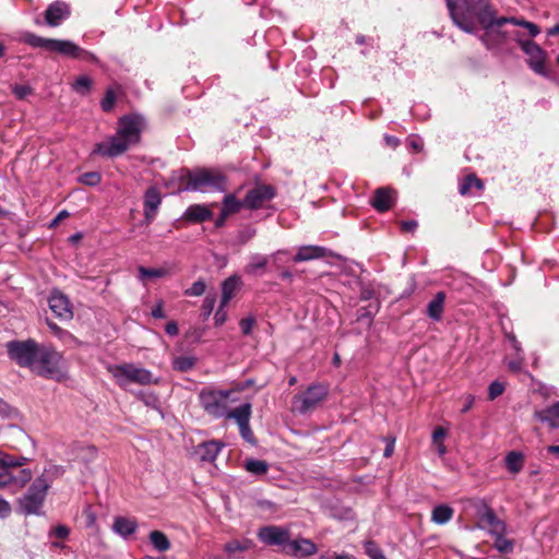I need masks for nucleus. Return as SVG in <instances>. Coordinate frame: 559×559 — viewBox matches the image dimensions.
Returning <instances> with one entry per match:
<instances>
[{
    "instance_id": "1",
    "label": "nucleus",
    "mask_w": 559,
    "mask_h": 559,
    "mask_svg": "<svg viewBox=\"0 0 559 559\" xmlns=\"http://www.w3.org/2000/svg\"><path fill=\"white\" fill-rule=\"evenodd\" d=\"M178 181L177 191H198L206 188L224 190L225 177L215 170L198 169L191 171L189 169H180L173 175L171 181Z\"/></svg>"
},
{
    "instance_id": "2",
    "label": "nucleus",
    "mask_w": 559,
    "mask_h": 559,
    "mask_svg": "<svg viewBox=\"0 0 559 559\" xmlns=\"http://www.w3.org/2000/svg\"><path fill=\"white\" fill-rule=\"evenodd\" d=\"M23 41L32 48H41L49 52H56L64 57L83 61L96 62L94 53L81 48L71 40L52 39L38 36L34 33H25Z\"/></svg>"
},
{
    "instance_id": "3",
    "label": "nucleus",
    "mask_w": 559,
    "mask_h": 559,
    "mask_svg": "<svg viewBox=\"0 0 559 559\" xmlns=\"http://www.w3.org/2000/svg\"><path fill=\"white\" fill-rule=\"evenodd\" d=\"M452 22L463 32L475 33V17L485 0H444Z\"/></svg>"
},
{
    "instance_id": "4",
    "label": "nucleus",
    "mask_w": 559,
    "mask_h": 559,
    "mask_svg": "<svg viewBox=\"0 0 559 559\" xmlns=\"http://www.w3.org/2000/svg\"><path fill=\"white\" fill-rule=\"evenodd\" d=\"M32 370L41 377L57 381L67 379L61 368V355L48 346L40 345Z\"/></svg>"
},
{
    "instance_id": "5",
    "label": "nucleus",
    "mask_w": 559,
    "mask_h": 559,
    "mask_svg": "<svg viewBox=\"0 0 559 559\" xmlns=\"http://www.w3.org/2000/svg\"><path fill=\"white\" fill-rule=\"evenodd\" d=\"M233 393V390L204 388L199 393L200 405L207 415L214 418H222L227 414L228 401Z\"/></svg>"
},
{
    "instance_id": "6",
    "label": "nucleus",
    "mask_w": 559,
    "mask_h": 559,
    "mask_svg": "<svg viewBox=\"0 0 559 559\" xmlns=\"http://www.w3.org/2000/svg\"><path fill=\"white\" fill-rule=\"evenodd\" d=\"M47 492L48 485L46 480L43 478H36L27 491L17 500L19 511L25 515H39Z\"/></svg>"
},
{
    "instance_id": "7",
    "label": "nucleus",
    "mask_w": 559,
    "mask_h": 559,
    "mask_svg": "<svg viewBox=\"0 0 559 559\" xmlns=\"http://www.w3.org/2000/svg\"><path fill=\"white\" fill-rule=\"evenodd\" d=\"M514 40L519 44L521 49L527 56L528 67L535 73L543 76H547L548 71L545 66L547 52L532 39L523 38V35L520 32H516L514 34Z\"/></svg>"
},
{
    "instance_id": "8",
    "label": "nucleus",
    "mask_w": 559,
    "mask_h": 559,
    "mask_svg": "<svg viewBox=\"0 0 559 559\" xmlns=\"http://www.w3.org/2000/svg\"><path fill=\"white\" fill-rule=\"evenodd\" d=\"M326 395L328 390L323 385H310L305 392L294 396L293 411L305 415L317 408Z\"/></svg>"
},
{
    "instance_id": "9",
    "label": "nucleus",
    "mask_w": 559,
    "mask_h": 559,
    "mask_svg": "<svg viewBox=\"0 0 559 559\" xmlns=\"http://www.w3.org/2000/svg\"><path fill=\"white\" fill-rule=\"evenodd\" d=\"M40 345L34 340L12 341L7 344L8 353L11 359L15 360L21 367L32 369Z\"/></svg>"
},
{
    "instance_id": "10",
    "label": "nucleus",
    "mask_w": 559,
    "mask_h": 559,
    "mask_svg": "<svg viewBox=\"0 0 559 559\" xmlns=\"http://www.w3.org/2000/svg\"><path fill=\"white\" fill-rule=\"evenodd\" d=\"M109 370L120 386H126L130 382L145 385L150 384L153 381V376L148 370L138 368L134 365L126 364L115 366L111 367Z\"/></svg>"
},
{
    "instance_id": "11",
    "label": "nucleus",
    "mask_w": 559,
    "mask_h": 559,
    "mask_svg": "<svg viewBox=\"0 0 559 559\" xmlns=\"http://www.w3.org/2000/svg\"><path fill=\"white\" fill-rule=\"evenodd\" d=\"M476 515L479 528L488 530L491 535L506 533V523L498 519L495 511L484 500H479L476 503Z\"/></svg>"
},
{
    "instance_id": "12",
    "label": "nucleus",
    "mask_w": 559,
    "mask_h": 559,
    "mask_svg": "<svg viewBox=\"0 0 559 559\" xmlns=\"http://www.w3.org/2000/svg\"><path fill=\"white\" fill-rule=\"evenodd\" d=\"M258 538L266 546L285 548L292 536L290 530L285 526L266 525L258 531Z\"/></svg>"
},
{
    "instance_id": "13",
    "label": "nucleus",
    "mask_w": 559,
    "mask_h": 559,
    "mask_svg": "<svg viewBox=\"0 0 559 559\" xmlns=\"http://www.w3.org/2000/svg\"><path fill=\"white\" fill-rule=\"evenodd\" d=\"M146 128V122L139 115H129L119 119L118 132L123 140L139 139Z\"/></svg>"
},
{
    "instance_id": "14",
    "label": "nucleus",
    "mask_w": 559,
    "mask_h": 559,
    "mask_svg": "<svg viewBox=\"0 0 559 559\" xmlns=\"http://www.w3.org/2000/svg\"><path fill=\"white\" fill-rule=\"evenodd\" d=\"M281 551L286 556L302 559L317 554L318 547L311 539L299 536L295 539L289 538L288 544Z\"/></svg>"
},
{
    "instance_id": "15",
    "label": "nucleus",
    "mask_w": 559,
    "mask_h": 559,
    "mask_svg": "<svg viewBox=\"0 0 559 559\" xmlns=\"http://www.w3.org/2000/svg\"><path fill=\"white\" fill-rule=\"evenodd\" d=\"M71 15L70 5L63 1H53L44 12V23L50 27L61 25Z\"/></svg>"
},
{
    "instance_id": "16",
    "label": "nucleus",
    "mask_w": 559,
    "mask_h": 559,
    "mask_svg": "<svg viewBox=\"0 0 559 559\" xmlns=\"http://www.w3.org/2000/svg\"><path fill=\"white\" fill-rule=\"evenodd\" d=\"M275 195V189L269 185H258L248 191L243 199V205L248 209L261 207L265 202L272 200Z\"/></svg>"
},
{
    "instance_id": "17",
    "label": "nucleus",
    "mask_w": 559,
    "mask_h": 559,
    "mask_svg": "<svg viewBox=\"0 0 559 559\" xmlns=\"http://www.w3.org/2000/svg\"><path fill=\"white\" fill-rule=\"evenodd\" d=\"M49 307L57 318L70 320L73 317L72 307L69 298L61 292L55 290L49 297Z\"/></svg>"
},
{
    "instance_id": "18",
    "label": "nucleus",
    "mask_w": 559,
    "mask_h": 559,
    "mask_svg": "<svg viewBox=\"0 0 559 559\" xmlns=\"http://www.w3.org/2000/svg\"><path fill=\"white\" fill-rule=\"evenodd\" d=\"M162 203L160 192L156 187H150L144 194V222L151 224L157 214L158 207Z\"/></svg>"
},
{
    "instance_id": "19",
    "label": "nucleus",
    "mask_w": 559,
    "mask_h": 559,
    "mask_svg": "<svg viewBox=\"0 0 559 559\" xmlns=\"http://www.w3.org/2000/svg\"><path fill=\"white\" fill-rule=\"evenodd\" d=\"M475 17L478 23L481 25L484 31L491 26L501 27L506 23H500L501 20H509V17H496V10L491 7L488 0L484 1V7L479 8V11L476 13Z\"/></svg>"
},
{
    "instance_id": "20",
    "label": "nucleus",
    "mask_w": 559,
    "mask_h": 559,
    "mask_svg": "<svg viewBox=\"0 0 559 559\" xmlns=\"http://www.w3.org/2000/svg\"><path fill=\"white\" fill-rule=\"evenodd\" d=\"M394 190L386 187L378 188L374 191V195L372 197L370 204L378 212H386L390 210L394 203Z\"/></svg>"
},
{
    "instance_id": "21",
    "label": "nucleus",
    "mask_w": 559,
    "mask_h": 559,
    "mask_svg": "<svg viewBox=\"0 0 559 559\" xmlns=\"http://www.w3.org/2000/svg\"><path fill=\"white\" fill-rule=\"evenodd\" d=\"M498 26L486 28L481 35L478 36L483 45L489 49H498L507 39V34L499 29Z\"/></svg>"
},
{
    "instance_id": "22",
    "label": "nucleus",
    "mask_w": 559,
    "mask_h": 559,
    "mask_svg": "<svg viewBox=\"0 0 559 559\" xmlns=\"http://www.w3.org/2000/svg\"><path fill=\"white\" fill-rule=\"evenodd\" d=\"M129 143L130 142H98L92 153L114 158L127 152L129 150Z\"/></svg>"
},
{
    "instance_id": "23",
    "label": "nucleus",
    "mask_w": 559,
    "mask_h": 559,
    "mask_svg": "<svg viewBox=\"0 0 559 559\" xmlns=\"http://www.w3.org/2000/svg\"><path fill=\"white\" fill-rule=\"evenodd\" d=\"M329 250L320 246H304L300 247L294 257L295 262L310 261L314 259L325 258Z\"/></svg>"
},
{
    "instance_id": "24",
    "label": "nucleus",
    "mask_w": 559,
    "mask_h": 559,
    "mask_svg": "<svg viewBox=\"0 0 559 559\" xmlns=\"http://www.w3.org/2000/svg\"><path fill=\"white\" fill-rule=\"evenodd\" d=\"M183 217L189 222L202 223L212 217V211L205 205L193 204L186 210Z\"/></svg>"
},
{
    "instance_id": "25",
    "label": "nucleus",
    "mask_w": 559,
    "mask_h": 559,
    "mask_svg": "<svg viewBox=\"0 0 559 559\" xmlns=\"http://www.w3.org/2000/svg\"><path fill=\"white\" fill-rule=\"evenodd\" d=\"M444 301L445 293L438 292L427 305V316L435 321H439L444 310Z\"/></svg>"
},
{
    "instance_id": "26",
    "label": "nucleus",
    "mask_w": 559,
    "mask_h": 559,
    "mask_svg": "<svg viewBox=\"0 0 559 559\" xmlns=\"http://www.w3.org/2000/svg\"><path fill=\"white\" fill-rule=\"evenodd\" d=\"M535 417L542 423H547L551 428H559V402L536 412Z\"/></svg>"
},
{
    "instance_id": "27",
    "label": "nucleus",
    "mask_w": 559,
    "mask_h": 559,
    "mask_svg": "<svg viewBox=\"0 0 559 559\" xmlns=\"http://www.w3.org/2000/svg\"><path fill=\"white\" fill-rule=\"evenodd\" d=\"M241 284L240 277L233 275L226 278L222 284V307H225L235 295Z\"/></svg>"
},
{
    "instance_id": "28",
    "label": "nucleus",
    "mask_w": 559,
    "mask_h": 559,
    "mask_svg": "<svg viewBox=\"0 0 559 559\" xmlns=\"http://www.w3.org/2000/svg\"><path fill=\"white\" fill-rule=\"evenodd\" d=\"M224 417L235 419L238 426L247 424L251 417V404L245 403L231 411L227 408V414Z\"/></svg>"
},
{
    "instance_id": "29",
    "label": "nucleus",
    "mask_w": 559,
    "mask_h": 559,
    "mask_svg": "<svg viewBox=\"0 0 559 559\" xmlns=\"http://www.w3.org/2000/svg\"><path fill=\"white\" fill-rule=\"evenodd\" d=\"M222 444L217 441H207L200 444L198 453L202 461L213 462L218 455Z\"/></svg>"
},
{
    "instance_id": "30",
    "label": "nucleus",
    "mask_w": 559,
    "mask_h": 559,
    "mask_svg": "<svg viewBox=\"0 0 559 559\" xmlns=\"http://www.w3.org/2000/svg\"><path fill=\"white\" fill-rule=\"evenodd\" d=\"M136 527H138V524L134 520H130V519L121 518V516L116 518L114 525H112L114 531L123 537H127V536L133 534L135 532Z\"/></svg>"
},
{
    "instance_id": "31",
    "label": "nucleus",
    "mask_w": 559,
    "mask_h": 559,
    "mask_svg": "<svg viewBox=\"0 0 559 559\" xmlns=\"http://www.w3.org/2000/svg\"><path fill=\"white\" fill-rule=\"evenodd\" d=\"M454 514L453 508L447 504H439L433 508L431 512V521L436 524L442 525L448 523Z\"/></svg>"
},
{
    "instance_id": "32",
    "label": "nucleus",
    "mask_w": 559,
    "mask_h": 559,
    "mask_svg": "<svg viewBox=\"0 0 559 559\" xmlns=\"http://www.w3.org/2000/svg\"><path fill=\"white\" fill-rule=\"evenodd\" d=\"M32 478V472L29 469H22L21 471V478L20 481L22 484H25L29 481ZM19 479L13 477V475L9 471L0 472V487H5L12 483H17Z\"/></svg>"
},
{
    "instance_id": "33",
    "label": "nucleus",
    "mask_w": 559,
    "mask_h": 559,
    "mask_svg": "<svg viewBox=\"0 0 559 559\" xmlns=\"http://www.w3.org/2000/svg\"><path fill=\"white\" fill-rule=\"evenodd\" d=\"M148 538L154 548L160 552H164L170 548V542L168 537L160 531H152L148 535Z\"/></svg>"
},
{
    "instance_id": "34",
    "label": "nucleus",
    "mask_w": 559,
    "mask_h": 559,
    "mask_svg": "<svg viewBox=\"0 0 559 559\" xmlns=\"http://www.w3.org/2000/svg\"><path fill=\"white\" fill-rule=\"evenodd\" d=\"M63 474H64L63 466L50 464L47 467H45V469L41 473V475H39L37 478L45 479L47 485H48V489H49L50 486H51V483L55 479L61 477Z\"/></svg>"
},
{
    "instance_id": "35",
    "label": "nucleus",
    "mask_w": 559,
    "mask_h": 559,
    "mask_svg": "<svg viewBox=\"0 0 559 559\" xmlns=\"http://www.w3.org/2000/svg\"><path fill=\"white\" fill-rule=\"evenodd\" d=\"M510 23L516 26H522L527 29L531 37H536L540 33V28L537 24L526 21L524 19L509 17V20H501L500 23Z\"/></svg>"
},
{
    "instance_id": "36",
    "label": "nucleus",
    "mask_w": 559,
    "mask_h": 559,
    "mask_svg": "<svg viewBox=\"0 0 559 559\" xmlns=\"http://www.w3.org/2000/svg\"><path fill=\"white\" fill-rule=\"evenodd\" d=\"M524 459L522 453L512 451L506 457V465L512 474H518L523 467Z\"/></svg>"
},
{
    "instance_id": "37",
    "label": "nucleus",
    "mask_w": 559,
    "mask_h": 559,
    "mask_svg": "<svg viewBox=\"0 0 559 559\" xmlns=\"http://www.w3.org/2000/svg\"><path fill=\"white\" fill-rule=\"evenodd\" d=\"M93 81L87 75H80L73 83L72 88L74 92L82 96H86L90 94L92 90Z\"/></svg>"
},
{
    "instance_id": "38",
    "label": "nucleus",
    "mask_w": 559,
    "mask_h": 559,
    "mask_svg": "<svg viewBox=\"0 0 559 559\" xmlns=\"http://www.w3.org/2000/svg\"><path fill=\"white\" fill-rule=\"evenodd\" d=\"M26 462H28L27 457H24V456L15 457L10 454L0 452V467H2L4 469H7L9 467L23 466L26 464Z\"/></svg>"
},
{
    "instance_id": "39",
    "label": "nucleus",
    "mask_w": 559,
    "mask_h": 559,
    "mask_svg": "<svg viewBox=\"0 0 559 559\" xmlns=\"http://www.w3.org/2000/svg\"><path fill=\"white\" fill-rule=\"evenodd\" d=\"M241 207H245L243 201H238L233 194H226L223 201L224 215L237 213Z\"/></svg>"
},
{
    "instance_id": "40",
    "label": "nucleus",
    "mask_w": 559,
    "mask_h": 559,
    "mask_svg": "<svg viewBox=\"0 0 559 559\" xmlns=\"http://www.w3.org/2000/svg\"><path fill=\"white\" fill-rule=\"evenodd\" d=\"M253 547V542L250 539L243 540H231L224 546L225 551L229 555H234L236 551H246Z\"/></svg>"
},
{
    "instance_id": "41",
    "label": "nucleus",
    "mask_w": 559,
    "mask_h": 559,
    "mask_svg": "<svg viewBox=\"0 0 559 559\" xmlns=\"http://www.w3.org/2000/svg\"><path fill=\"white\" fill-rule=\"evenodd\" d=\"M245 468L249 473L260 476L267 473L269 464L262 460H248L245 463Z\"/></svg>"
},
{
    "instance_id": "42",
    "label": "nucleus",
    "mask_w": 559,
    "mask_h": 559,
    "mask_svg": "<svg viewBox=\"0 0 559 559\" xmlns=\"http://www.w3.org/2000/svg\"><path fill=\"white\" fill-rule=\"evenodd\" d=\"M267 263V258L262 254H253L250 257V262L245 271L248 274H255L258 270L264 269Z\"/></svg>"
},
{
    "instance_id": "43",
    "label": "nucleus",
    "mask_w": 559,
    "mask_h": 559,
    "mask_svg": "<svg viewBox=\"0 0 559 559\" xmlns=\"http://www.w3.org/2000/svg\"><path fill=\"white\" fill-rule=\"evenodd\" d=\"M472 187H476L478 190L484 188L483 181L478 179L475 175H468L464 178L463 182L460 186V193L462 195L467 194Z\"/></svg>"
},
{
    "instance_id": "44",
    "label": "nucleus",
    "mask_w": 559,
    "mask_h": 559,
    "mask_svg": "<svg viewBox=\"0 0 559 559\" xmlns=\"http://www.w3.org/2000/svg\"><path fill=\"white\" fill-rule=\"evenodd\" d=\"M496 537L493 547L502 554H509L513 551L514 543L511 539L503 537L504 534H492Z\"/></svg>"
},
{
    "instance_id": "45",
    "label": "nucleus",
    "mask_w": 559,
    "mask_h": 559,
    "mask_svg": "<svg viewBox=\"0 0 559 559\" xmlns=\"http://www.w3.org/2000/svg\"><path fill=\"white\" fill-rule=\"evenodd\" d=\"M173 365L174 369L178 371H188L194 367L195 359L193 357L180 356L174 360Z\"/></svg>"
},
{
    "instance_id": "46",
    "label": "nucleus",
    "mask_w": 559,
    "mask_h": 559,
    "mask_svg": "<svg viewBox=\"0 0 559 559\" xmlns=\"http://www.w3.org/2000/svg\"><path fill=\"white\" fill-rule=\"evenodd\" d=\"M138 271H139V278L142 281H144L145 278H148V277H152V278L163 277L167 273L166 270H164V269H147L144 266H139Z\"/></svg>"
},
{
    "instance_id": "47",
    "label": "nucleus",
    "mask_w": 559,
    "mask_h": 559,
    "mask_svg": "<svg viewBox=\"0 0 559 559\" xmlns=\"http://www.w3.org/2000/svg\"><path fill=\"white\" fill-rule=\"evenodd\" d=\"M102 180V176L98 171H88L79 177V181L85 186L95 187Z\"/></svg>"
},
{
    "instance_id": "48",
    "label": "nucleus",
    "mask_w": 559,
    "mask_h": 559,
    "mask_svg": "<svg viewBox=\"0 0 559 559\" xmlns=\"http://www.w3.org/2000/svg\"><path fill=\"white\" fill-rule=\"evenodd\" d=\"M115 103L116 94L111 88H108L106 91L104 98L100 102V107L105 112H109L112 110Z\"/></svg>"
},
{
    "instance_id": "49",
    "label": "nucleus",
    "mask_w": 559,
    "mask_h": 559,
    "mask_svg": "<svg viewBox=\"0 0 559 559\" xmlns=\"http://www.w3.org/2000/svg\"><path fill=\"white\" fill-rule=\"evenodd\" d=\"M365 551L366 554L372 558V559H383V554L381 551V549L378 547V545L372 542V540H368L365 543Z\"/></svg>"
},
{
    "instance_id": "50",
    "label": "nucleus",
    "mask_w": 559,
    "mask_h": 559,
    "mask_svg": "<svg viewBox=\"0 0 559 559\" xmlns=\"http://www.w3.org/2000/svg\"><path fill=\"white\" fill-rule=\"evenodd\" d=\"M206 284L204 281L199 280L192 284V286L186 289V296H202L205 293Z\"/></svg>"
},
{
    "instance_id": "51",
    "label": "nucleus",
    "mask_w": 559,
    "mask_h": 559,
    "mask_svg": "<svg viewBox=\"0 0 559 559\" xmlns=\"http://www.w3.org/2000/svg\"><path fill=\"white\" fill-rule=\"evenodd\" d=\"M504 389H506V386L502 382H499V381L491 382L488 388V399L490 401L496 400L498 396H500L503 393Z\"/></svg>"
},
{
    "instance_id": "52",
    "label": "nucleus",
    "mask_w": 559,
    "mask_h": 559,
    "mask_svg": "<svg viewBox=\"0 0 559 559\" xmlns=\"http://www.w3.org/2000/svg\"><path fill=\"white\" fill-rule=\"evenodd\" d=\"M215 301H216L215 296L209 295L205 297V299L203 300V306H202L204 317L207 318L212 313L214 306H215Z\"/></svg>"
},
{
    "instance_id": "53",
    "label": "nucleus",
    "mask_w": 559,
    "mask_h": 559,
    "mask_svg": "<svg viewBox=\"0 0 559 559\" xmlns=\"http://www.w3.org/2000/svg\"><path fill=\"white\" fill-rule=\"evenodd\" d=\"M12 91L19 99H24L26 96L32 94V88L27 85H14Z\"/></svg>"
},
{
    "instance_id": "54",
    "label": "nucleus",
    "mask_w": 559,
    "mask_h": 559,
    "mask_svg": "<svg viewBox=\"0 0 559 559\" xmlns=\"http://www.w3.org/2000/svg\"><path fill=\"white\" fill-rule=\"evenodd\" d=\"M239 431H240L241 437L246 441H248L250 443H254L253 432H252V430L250 428L249 423L239 426Z\"/></svg>"
},
{
    "instance_id": "55",
    "label": "nucleus",
    "mask_w": 559,
    "mask_h": 559,
    "mask_svg": "<svg viewBox=\"0 0 559 559\" xmlns=\"http://www.w3.org/2000/svg\"><path fill=\"white\" fill-rule=\"evenodd\" d=\"M51 534L55 535L57 538L66 539L70 534V530L68 526L60 524L53 528Z\"/></svg>"
},
{
    "instance_id": "56",
    "label": "nucleus",
    "mask_w": 559,
    "mask_h": 559,
    "mask_svg": "<svg viewBox=\"0 0 559 559\" xmlns=\"http://www.w3.org/2000/svg\"><path fill=\"white\" fill-rule=\"evenodd\" d=\"M240 329L245 335H248L251 333V330L254 325V319L253 318H243L240 321Z\"/></svg>"
},
{
    "instance_id": "57",
    "label": "nucleus",
    "mask_w": 559,
    "mask_h": 559,
    "mask_svg": "<svg viewBox=\"0 0 559 559\" xmlns=\"http://www.w3.org/2000/svg\"><path fill=\"white\" fill-rule=\"evenodd\" d=\"M400 226L404 233H414L418 226V223L415 219L403 221L400 223Z\"/></svg>"
},
{
    "instance_id": "58",
    "label": "nucleus",
    "mask_w": 559,
    "mask_h": 559,
    "mask_svg": "<svg viewBox=\"0 0 559 559\" xmlns=\"http://www.w3.org/2000/svg\"><path fill=\"white\" fill-rule=\"evenodd\" d=\"M384 440L386 441V447L384 449L383 455L385 457H390L394 452L395 438L386 437Z\"/></svg>"
},
{
    "instance_id": "59",
    "label": "nucleus",
    "mask_w": 559,
    "mask_h": 559,
    "mask_svg": "<svg viewBox=\"0 0 559 559\" xmlns=\"http://www.w3.org/2000/svg\"><path fill=\"white\" fill-rule=\"evenodd\" d=\"M11 513V507L8 501L0 497V518H8Z\"/></svg>"
},
{
    "instance_id": "60",
    "label": "nucleus",
    "mask_w": 559,
    "mask_h": 559,
    "mask_svg": "<svg viewBox=\"0 0 559 559\" xmlns=\"http://www.w3.org/2000/svg\"><path fill=\"white\" fill-rule=\"evenodd\" d=\"M445 435H447V431L444 428H442V427L436 428L432 433L433 443L442 442V439L445 437Z\"/></svg>"
},
{
    "instance_id": "61",
    "label": "nucleus",
    "mask_w": 559,
    "mask_h": 559,
    "mask_svg": "<svg viewBox=\"0 0 559 559\" xmlns=\"http://www.w3.org/2000/svg\"><path fill=\"white\" fill-rule=\"evenodd\" d=\"M223 308L224 307H222V305H221L218 310L215 313V324L216 325H222L226 321L227 313H226V311L223 310Z\"/></svg>"
},
{
    "instance_id": "62",
    "label": "nucleus",
    "mask_w": 559,
    "mask_h": 559,
    "mask_svg": "<svg viewBox=\"0 0 559 559\" xmlns=\"http://www.w3.org/2000/svg\"><path fill=\"white\" fill-rule=\"evenodd\" d=\"M152 316L156 319H163L166 317L163 310V302H158L156 307L152 310Z\"/></svg>"
},
{
    "instance_id": "63",
    "label": "nucleus",
    "mask_w": 559,
    "mask_h": 559,
    "mask_svg": "<svg viewBox=\"0 0 559 559\" xmlns=\"http://www.w3.org/2000/svg\"><path fill=\"white\" fill-rule=\"evenodd\" d=\"M165 331L168 335L170 336H175L178 334V325L176 322L171 321V322H168L165 326Z\"/></svg>"
},
{
    "instance_id": "64",
    "label": "nucleus",
    "mask_w": 559,
    "mask_h": 559,
    "mask_svg": "<svg viewBox=\"0 0 559 559\" xmlns=\"http://www.w3.org/2000/svg\"><path fill=\"white\" fill-rule=\"evenodd\" d=\"M464 401L465 403L462 408V413H467L473 407L475 399L473 395H467L465 396Z\"/></svg>"
}]
</instances>
